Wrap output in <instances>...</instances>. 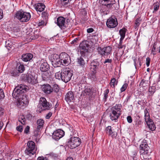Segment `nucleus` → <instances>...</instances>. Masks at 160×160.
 Masks as SVG:
<instances>
[{
	"instance_id": "f257e3e1",
	"label": "nucleus",
	"mask_w": 160,
	"mask_h": 160,
	"mask_svg": "<svg viewBox=\"0 0 160 160\" xmlns=\"http://www.w3.org/2000/svg\"><path fill=\"white\" fill-rule=\"evenodd\" d=\"M16 18L20 22H28L30 19L31 15L29 12H26L22 9L17 11L15 14Z\"/></svg>"
},
{
	"instance_id": "f03ea898",
	"label": "nucleus",
	"mask_w": 160,
	"mask_h": 160,
	"mask_svg": "<svg viewBox=\"0 0 160 160\" xmlns=\"http://www.w3.org/2000/svg\"><path fill=\"white\" fill-rule=\"evenodd\" d=\"M81 143V139L78 137H71L67 140V145L70 148L73 149L78 147Z\"/></svg>"
},
{
	"instance_id": "7ed1b4c3",
	"label": "nucleus",
	"mask_w": 160,
	"mask_h": 160,
	"mask_svg": "<svg viewBox=\"0 0 160 160\" xmlns=\"http://www.w3.org/2000/svg\"><path fill=\"white\" fill-rule=\"evenodd\" d=\"M27 147L25 151V153L29 156L33 155L36 153L37 148H35V142L32 141H30L28 142Z\"/></svg>"
},
{
	"instance_id": "20e7f679",
	"label": "nucleus",
	"mask_w": 160,
	"mask_h": 160,
	"mask_svg": "<svg viewBox=\"0 0 160 160\" xmlns=\"http://www.w3.org/2000/svg\"><path fill=\"white\" fill-rule=\"evenodd\" d=\"M62 80L67 83L69 81L73 75V72L69 68H65L62 70Z\"/></svg>"
},
{
	"instance_id": "39448f33",
	"label": "nucleus",
	"mask_w": 160,
	"mask_h": 160,
	"mask_svg": "<svg viewBox=\"0 0 160 160\" xmlns=\"http://www.w3.org/2000/svg\"><path fill=\"white\" fill-rule=\"evenodd\" d=\"M39 105V107L42 110H50L52 108V104L48 102L44 97L40 98Z\"/></svg>"
},
{
	"instance_id": "423d86ee",
	"label": "nucleus",
	"mask_w": 160,
	"mask_h": 160,
	"mask_svg": "<svg viewBox=\"0 0 160 160\" xmlns=\"http://www.w3.org/2000/svg\"><path fill=\"white\" fill-rule=\"evenodd\" d=\"M60 55H59L56 54H53L51 55V61L54 67H59L61 65V62L60 61Z\"/></svg>"
},
{
	"instance_id": "0eeeda50",
	"label": "nucleus",
	"mask_w": 160,
	"mask_h": 160,
	"mask_svg": "<svg viewBox=\"0 0 160 160\" xmlns=\"http://www.w3.org/2000/svg\"><path fill=\"white\" fill-rule=\"evenodd\" d=\"M60 61L61 65L68 66L71 62L70 57L66 53L62 52L60 54Z\"/></svg>"
},
{
	"instance_id": "6e6552de",
	"label": "nucleus",
	"mask_w": 160,
	"mask_h": 160,
	"mask_svg": "<svg viewBox=\"0 0 160 160\" xmlns=\"http://www.w3.org/2000/svg\"><path fill=\"white\" fill-rule=\"evenodd\" d=\"M89 45L87 41H82L79 45L80 53L82 56H85V53L88 52Z\"/></svg>"
},
{
	"instance_id": "1a4fd4ad",
	"label": "nucleus",
	"mask_w": 160,
	"mask_h": 160,
	"mask_svg": "<svg viewBox=\"0 0 160 160\" xmlns=\"http://www.w3.org/2000/svg\"><path fill=\"white\" fill-rule=\"evenodd\" d=\"M149 147L147 144L146 140H143L139 147V152L141 154L147 155L149 153Z\"/></svg>"
},
{
	"instance_id": "9d476101",
	"label": "nucleus",
	"mask_w": 160,
	"mask_h": 160,
	"mask_svg": "<svg viewBox=\"0 0 160 160\" xmlns=\"http://www.w3.org/2000/svg\"><path fill=\"white\" fill-rule=\"evenodd\" d=\"M106 25L109 28H114L118 25V22L116 18L111 17L108 18L106 22Z\"/></svg>"
},
{
	"instance_id": "9b49d317",
	"label": "nucleus",
	"mask_w": 160,
	"mask_h": 160,
	"mask_svg": "<svg viewBox=\"0 0 160 160\" xmlns=\"http://www.w3.org/2000/svg\"><path fill=\"white\" fill-rule=\"evenodd\" d=\"M97 50L99 53L102 56H108L111 53L112 48L109 46L104 47L102 48L98 47Z\"/></svg>"
},
{
	"instance_id": "f8f14e48",
	"label": "nucleus",
	"mask_w": 160,
	"mask_h": 160,
	"mask_svg": "<svg viewBox=\"0 0 160 160\" xmlns=\"http://www.w3.org/2000/svg\"><path fill=\"white\" fill-rule=\"evenodd\" d=\"M101 61L98 59L94 60L90 63L91 66L90 68L91 70L96 71L101 67Z\"/></svg>"
},
{
	"instance_id": "ddd939ff",
	"label": "nucleus",
	"mask_w": 160,
	"mask_h": 160,
	"mask_svg": "<svg viewBox=\"0 0 160 160\" xmlns=\"http://www.w3.org/2000/svg\"><path fill=\"white\" fill-rule=\"evenodd\" d=\"M27 88L24 85H21L20 86L16 87L14 89L12 93V96L14 98L19 97V95L24 92Z\"/></svg>"
},
{
	"instance_id": "4468645a",
	"label": "nucleus",
	"mask_w": 160,
	"mask_h": 160,
	"mask_svg": "<svg viewBox=\"0 0 160 160\" xmlns=\"http://www.w3.org/2000/svg\"><path fill=\"white\" fill-rule=\"evenodd\" d=\"M65 19L62 17H59L57 20V25L61 28L65 29L68 27V24L65 22Z\"/></svg>"
},
{
	"instance_id": "2eb2a0df",
	"label": "nucleus",
	"mask_w": 160,
	"mask_h": 160,
	"mask_svg": "<svg viewBox=\"0 0 160 160\" xmlns=\"http://www.w3.org/2000/svg\"><path fill=\"white\" fill-rule=\"evenodd\" d=\"M64 132L63 131L58 129L54 131L52 135V138L56 140H58L63 136Z\"/></svg>"
},
{
	"instance_id": "dca6fc26",
	"label": "nucleus",
	"mask_w": 160,
	"mask_h": 160,
	"mask_svg": "<svg viewBox=\"0 0 160 160\" xmlns=\"http://www.w3.org/2000/svg\"><path fill=\"white\" fill-rule=\"evenodd\" d=\"M26 81L32 85H34L38 82L35 76L30 73L27 76Z\"/></svg>"
},
{
	"instance_id": "f3484780",
	"label": "nucleus",
	"mask_w": 160,
	"mask_h": 160,
	"mask_svg": "<svg viewBox=\"0 0 160 160\" xmlns=\"http://www.w3.org/2000/svg\"><path fill=\"white\" fill-rule=\"evenodd\" d=\"M121 115V114L112 110H110L109 113V116L111 120L112 121H115L116 122Z\"/></svg>"
},
{
	"instance_id": "a211bd4d",
	"label": "nucleus",
	"mask_w": 160,
	"mask_h": 160,
	"mask_svg": "<svg viewBox=\"0 0 160 160\" xmlns=\"http://www.w3.org/2000/svg\"><path fill=\"white\" fill-rule=\"evenodd\" d=\"M39 67L40 70L42 72L48 71L50 69L49 65L46 62L41 61Z\"/></svg>"
},
{
	"instance_id": "6ab92c4d",
	"label": "nucleus",
	"mask_w": 160,
	"mask_h": 160,
	"mask_svg": "<svg viewBox=\"0 0 160 160\" xmlns=\"http://www.w3.org/2000/svg\"><path fill=\"white\" fill-rule=\"evenodd\" d=\"M42 89L44 93L47 94H50L53 91V89L51 86L48 84L42 85Z\"/></svg>"
},
{
	"instance_id": "aec40b11",
	"label": "nucleus",
	"mask_w": 160,
	"mask_h": 160,
	"mask_svg": "<svg viewBox=\"0 0 160 160\" xmlns=\"http://www.w3.org/2000/svg\"><path fill=\"white\" fill-rule=\"evenodd\" d=\"M53 74L50 71L43 72L42 74V79L44 81H47L49 80L52 77Z\"/></svg>"
},
{
	"instance_id": "412c9836",
	"label": "nucleus",
	"mask_w": 160,
	"mask_h": 160,
	"mask_svg": "<svg viewBox=\"0 0 160 160\" xmlns=\"http://www.w3.org/2000/svg\"><path fill=\"white\" fill-rule=\"evenodd\" d=\"M101 2L103 5L106 6L108 8H111L113 4L115 3L116 2L115 0H102Z\"/></svg>"
},
{
	"instance_id": "4be33fe9",
	"label": "nucleus",
	"mask_w": 160,
	"mask_h": 160,
	"mask_svg": "<svg viewBox=\"0 0 160 160\" xmlns=\"http://www.w3.org/2000/svg\"><path fill=\"white\" fill-rule=\"evenodd\" d=\"M160 7L159 2L157 1L155 2L152 6H151L150 9L152 10V13L154 14L157 13L159 10Z\"/></svg>"
},
{
	"instance_id": "5701e85b",
	"label": "nucleus",
	"mask_w": 160,
	"mask_h": 160,
	"mask_svg": "<svg viewBox=\"0 0 160 160\" xmlns=\"http://www.w3.org/2000/svg\"><path fill=\"white\" fill-rule=\"evenodd\" d=\"M35 9L38 12H41L43 11L45 7L44 4L42 3H38L34 5Z\"/></svg>"
},
{
	"instance_id": "b1692460",
	"label": "nucleus",
	"mask_w": 160,
	"mask_h": 160,
	"mask_svg": "<svg viewBox=\"0 0 160 160\" xmlns=\"http://www.w3.org/2000/svg\"><path fill=\"white\" fill-rule=\"evenodd\" d=\"M106 133L109 136H111L112 137H116L117 135V133L113 131L111 126H108L106 128Z\"/></svg>"
},
{
	"instance_id": "393cba45",
	"label": "nucleus",
	"mask_w": 160,
	"mask_h": 160,
	"mask_svg": "<svg viewBox=\"0 0 160 160\" xmlns=\"http://www.w3.org/2000/svg\"><path fill=\"white\" fill-rule=\"evenodd\" d=\"M74 98L73 93L72 91H69L66 94L65 100L67 102H71Z\"/></svg>"
},
{
	"instance_id": "a878e982",
	"label": "nucleus",
	"mask_w": 160,
	"mask_h": 160,
	"mask_svg": "<svg viewBox=\"0 0 160 160\" xmlns=\"http://www.w3.org/2000/svg\"><path fill=\"white\" fill-rule=\"evenodd\" d=\"M33 58V55L30 53H26L22 55V59L24 62H28L30 61Z\"/></svg>"
},
{
	"instance_id": "bb28decb",
	"label": "nucleus",
	"mask_w": 160,
	"mask_h": 160,
	"mask_svg": "<svg viewBox=\"0 0 160 160\" xmlns=\"http://www.w3.org/2000/svg\"><path fill=\"white\" fill-rule=\"evenodd\" d=\"M121 108L122 105L121 104H116L115 106H113L111 108V110L121 114Z\"/></svg>"
},
{
	"instance_id": "cd10ccee",
	"label": "nucleus",
	"mask_w": 160,
	"mask_h": 160,
	"mask_svg": "<svg viewBox=\"0 0 160 160\" xmlns=\"http://www.w3.org/2000/svg\"><path fill=\"white\" fill-rule=\"evenodd\" d=\"M146 123L148 128H149L150 130L152 131H153L155 130L156 128L154 124V122L152 120H150L146 122Z\"/></svg>"
},
{
	"instance_id": "c85d7f7f",
	"label": "nucleus",
	"mask_w": 160,
	"mask_h": 160,
	"mask_svg": "<svg viewBox=\"0 0 160 160\" xmlns=\"http://www.w3.org/2000/svg\"><path fill=\"white\" fill-rule=\"evenodd\" d=\"M44 122V121L41 119H39L37 120V129L38 131H39L42 128Z\"/></svg>"
},
{
	"instance_id": "c756f323",
	"label": "nucleus",
	"mask_w": 160,
	"mask_h": 160,
	"mask_svg": "<svg viewBox=\"0 0 160 160\" xmlns=\"http://www.w3.org/2000/svg\"><path fill=\"white\" fill-rule=\"evenodd\" d=\"M9 75L12 77H17L19 76V73L17 70V68H12L9 72Z\"/></svg>"
},
{
	"instance_id": "7c9ffc66",
	"label": "nucleus",
	"mask_w": 160,
	"mask_h": 160,
	"mask_svg": "<svg viewBox=\"0 0 160 160\" xmlns=\"http://www.w3.org/2000/svg\"><path fill=\"white\" fill-rule=\"evenodd\" d=\"M82 56L78 58L77 59V63L79 66L82 67L83 68L85 67V61L82 57Z\"/></svg>"
},
{
	"instance_id": "2f4dec72",
	"label": "nucleus",
	"mask_w": 160,
	"mask_h": 160,
	"mask_svg": "<svg viewBox=\"0 0 160 160\" xmlns=\"http://www.w3.org/2000/svg\"><path fill=\"white\" fill-rule=\"evenodd\" d=\"M92 93V92L90 88H87L82 91V93L83 96H88L91 95Z\"/></svg>"
},
{
	"instance_id": "473e14b6",
	"label": "nucleus",
	"mask_w": 160,
	"mask_h": 160,
	"mask_svg": "<svg viewBox=\"0 0 160 160\" xmlns=\"http://www.w3.org/2000/svg\"><path fill=\"white\" fill-rule=\"evenodd\" d=\"M17 70L19 72V73H21L23 72L25 70V68L24 65L21 63H18L17 64Z\"/></svg>"
},
{
	"instance_id": "72a5a7b5",
	"label": "nucleus",
	"mask_w": 160,
	"mask_h": 160,
	"mask_svg": "<svg viewBox=\"0 0 160 160\" xmlns=\"http://www.w3.org/2000/svg\"><path fill=\"white\" fill-rule=\"evenodd\" d=\"M144 119H145V121L146 122L150 120H152L150 118L149 113L148 111V110L147 108H146L144 110Z\"/></svg>"
},
{
	"instance_id": "f704fd0d",
	"label": "nucleus",
	"mask_w": 160,
	"mask_h": 160,
	"mask_svg": "<svg viewBox=\"0 0 160 160\" xmlns=\"http://www.w3.org/2000/svg\"><path fill=\"white\" fill-rule=\"evenodd\" d=\"M127 29L124 27L123 28L119 31V34L121 38H124L125 36Z\"/></svg>"
},
{
	"instance_id": "c9c22d12",
	"label": "nucleus",
	"mask_w": 160,
	"mask_h": 160,
	"mask_svg": "<svg viewBox=\"0 0 160 160\" xmlns=\"http://www.w3.org/2000/svg\"><path fill=\"white\" fill-rule=\"evenodd\" d=\"M52 88L53 89V91L57 93L59 91V88L58 86L56 84H52Z\"/></svg>"
},
{
	"instance_id": "e433bc0d",
	"label": "nucleus",
	"mask_w": 160,
	"mask_h": 160,
	"mask_svg": "<svg viewBox=\"0 0 160 160\" xmlns=\"http://www.w3.org/2000/svg\"><path fill=\"white\" fill-rule=\"evenodd\" d=\"M118 82L117 81H116V79L115 78H113L111 80L109 84L111 87L112 86V88H114L115 85H117Z\"/></svg>"
},
{
	"instance_id": "4c0bfd02",
	"label": "nucleus",
	"mask_w": 160,
	"mask_h": 160,
	"mask_svg": "<svg viewBox=\"0 0 160 160\" xmlns=\"http://www.w3.org/2000/svg\"><path fill=\"white\" fill-rule=\"evenodd\" d=\"M72 0H58V2L62 5L67 4Z\"/></svg>"
},
{
	"instance_id": "58836bf2",
	"label": "nucleus",
	"mask_w": 160,
	"mask_h": 160,
	"mask_svg": "<svg viewBox=\"0 0 160 160\" xmlns=\"http://www.w3.org/2000/svg\"><path fill=\"white\" fill-rule=\"evenodd\" d=\"M37 31L34 32L33 35H32L30 37V39L31 40H34L38 38L39 35L37 33Z\"/></svg>"
},
{
	"instance_id": "ea45409f",
	"label": "nucleus",
	"mask_w": 160,
	"mask_h": 160,
	"mask_svg": "<svg viewBox=\"0 0 160 160\" xmlns=\"http://www.w3.org/2000/svg\"><path fill=\"white\" fill-rule=\"evenodd\" d=\"M150 95H152L155 92V88L154 87H151L149 88Z\"/></svg>"
},
{
	"instance_id": "a19ab883",
	"label": "nucleus",
	"mask_w": 160,
	"mask_h": 160,
	"mask_svg": "<svg viewBox=\"0 0 160 160\" xmlns=\"http://www.w3.org/2000/svg\"><path fill=\"white\" fill-rule=\"evenodd\" d=\"M91 71L92 72L91 73L90 78L94 80L97 78L96 75V71H94L93 70Z\"/></svg>"
},
{
	"instance_id": "79ce46f5",
	"label": "nucleus",
	"mask_w": 160,
	"mask_h": 160,
	"mask_svg": "<svg viewBox=\"0 0 160 160\" xmlns=\"http://www.w3.org/2000/svg\"><path fill=\"white\" fill-rule=\"evenodd\" d=\"M62 72L60 73L59 72H58L55 74V76L56 79H61L62 80Z\"/></svg>"
},
{
	"instance_id": "37998d69",
	"label": "nucleus",
	"mask_w": 160,
	"mask_h": 160,
	"mask_svg": "<svg viewBox=\"0 0 160 160\" xmlns=\"http://www.w3.org/2000/svg\"><path fill=\"white\" fill-rule=\"evenodd\" d=\"M128 86V84L127 83H124L120 88L121 92H122L124 91L127 89Z\"/></svg>"
},
{
	"instance_id": "c03bdc74",
	"label": "nucleus",
	"mask_w": 160,
	"mask_h": 160,
	"mask_svg": "<svg viewBox=\"0 0 160 160\" xmlns=\"http://www.w3.org/2000/svg\"><path fill=\"white\" fill-rule=\"evenodd\" d=\"M109 92V90L108 89L105 90L104 93V99H105V100L106 101L107 99L108 96V94Z\"/></svg>"
},
{
	"instance_id": "a18cd8bd",
	"label": "nucleus",
	"mask_w": 160,
	"mask_h": 160,
	"mask_svg": "<svg viewBox=\"0 0 160 160\" xmlns=\"http://www.w3.org/2000/svg\"><path fill=\"white\" fill-rule=\"evenodd\" d=\"M140 23V20L139 18H137L135 22V27L137 28L139 26Z\"/></svg>"
},
{
	"instance_id": "49530a36",
	"label": "nucleus",
	"mask_w": 160,
	"mask_h": 160,
	"mask_svg": "<svg viewBox=\"0 0 160 160\" xmlns=\"http://www.w3.org/2000/svg\"><path fill=\"white\" fill-rule=\"evenodd\" d=\"M79 40L80 39L79 38H76L72 41L71 42V44H72L75 45L77 43Z\"/></svg>"
},
{
	"instance_id": "de8ad7c7",
	"label": "nucleus",
	"mask_w": 160,
	"mask_h": 160,
	"mask_svg": "<svg viewBox=\"0 0 160 160\" xmlns=\"http://www.w3.org/2000/svg\"><path fill=\"white\" fill-rule=\"evenodd\" d=\"M156 45L155 43H154L153 47L152 49V53L153 54V55H156V47H155V45Z\"/></svg>"
},
{
	"instance_id": "09e8293b",
	"label": "nucleus",
	"mask_w": 160,
	"mask_h": 160,
	"mask_svg": "<svg viewBox=\"0 0 160 160\" xmlns=\"http://www.w3.org/2000/svg\"><path fill=\"white\" fill-rule=\"evenodd\" d=\"M25 119L24 118H19L18 121L19 122H20L22 124L24 125L25 124Z\"/></svg>"
},
{
	"instance_id": "8fccbe9b",
	"label": "nucleus",
	"mask_w": 160,
	"mask_h": 160,
	"mask_svg": "<svg viewBox=\"0 0 160 160\" xmlns=\"http://www.w3.org/2000/svg\"><path fill=\"white\" fill-rule=\"evenodd\" d=\"M42 16L44 19H47L48 18V14L45 12H43L42 13Z\"/></svg>"
},
{
	"instance_id": "3c124183",
	"label": "nucleus",
	"mask_w": 160,
	"mask_h": 160,
	"mask_svg": "<svg viewBox=\"0 0 160 160\" xmlns=\"http://www.w3.org/2000/svg\"><path fill=\"white\" fill-rule=\"evenodd\" d=\"M4 96V94L3 91L2 89H1L0 90V100L3 98Z\"/></svg>"
},
{
	"instance_id": "603ef678",
	"label": "nucleus",
	"mask_w": 160,
	"mask_h": 160,
	"mask_svg": "<svg viewBox=\"0 0 160 160\" xmlns=\"http://www.w3.org/2000/svg\"><path fill=\"white\" fill-rule=\"evenodd\" d=\"M150 61H151L150 58L149 57H148L146 58V62L147 67H148L149 66Z\"/></svg>"
},
{
	"instance_id": "864d4df0",
	"label": "nucleus",
	"mask_w": 160,
	"mask_h": 160,
	"mask_svg": "<svg viewBox=\"0 0 160 160\" xmlns=\"http://www.w3.org/2000/svg\"><path fill=\"white\" fill-rule=\"evenodd\" d=\"M52 114V113L51 112H49L48 114H47L45 116V118L47 119H49L51 117Z\"/></svg>"
},
{
	"instance_id": "5fc2aeb1",
	"label": "nucleus",
	"mask_w": 160,
	"mask_h": 160,
	"mask_svg": "<svg viewBox=\"0 0 160 160\" xmlns=\"http://www.w3.org/2000/svg\"><path fill=\"white\" fill-rule=\"evenodd\" d=\"M37 160H48V158L46 157L43 156L39 157L37 159Z\"/></svg>"
},
{
	"instance_id": "6e6d98bb",
	"label": "nucleus",
	"mask_w": 160,
	"mask_h": 160,
	"mask_svg": "<svg viewBox=\"0 0 160 160\" xmlns=\"http://www.w3.org/2000/svg\"><path fill=\"white\" fill-rule=\"evenodd\" d=\"M127 119L128 122L129 123H131L132 122V119L131 117L130 116H128L127 118Z\"/></svg>"
},
{
	"instance_id": "4d7b16f0",
	"label": "nucleus",
	"mask_w": 160,
	"mask_h": 160,
	"mask_svg": "<svg viewBox=\"0 0 160 160\" xmlns=\"http://www.w3.org/2000/svg\"><path fill=\"white\" fill-rule=\"evenodd\" d=\"M30 127L27 126L24 130V132L27 134H28L29 131Z\"/></svg>"
},
{
	"instance_id": "13d9d810",
	"label": "nucleus",
	"mask_w": 160,
	"mask_h": 160,
	"mask_svg": "<svg viewBox=\"0 0 160 160\" xmlns=\"http://www.w3.org/2000/svg\"><path fill=\"white\" fill-rule=\"evenodd\" d=\"M17 130L18 131L22 132L23 130V127L21 126H19L17 127Z\"/></svg>"
},
{
	"instance_id": "bf43d9fd",
	"label": "nucleus",
	"mask_w": 160,
	"mask_h": 160,
	"mask_svg": "<svg viewBox=\"0 0 160 160\" xmlns=\"http://www.w3.org/2000/svg\"><path fill=\"white\" fill-rule=\"evenodd\" d=\"M45 22L43 21H42L38 23V26L39 27L42 26L44 25Z\"/></svg>"
},
{
	"instance_id": "052dcab7",
	"label": "nucleus",
	"mask_w": 160,
	"mask_h": 160,
	"mask_svg": "<svg viewBox=\"0 0 160 160\" xmlns=\"http://www.w3.org/2000/svg\"><path fill=\"white\" fill-rule=\"evenodd\" d=\"M112 62V60L111 59H107L105 60L104 62V63L105 64L106 63H111Z\"/></svg>"
},
{
	"instance_id": "680f3d73",
	"label": "nucleus",
	"mask_w": 160,
	"mask_h": 160,
	"mask_svg": "<svg viewBox=\"0 0 160 160\" xmlns=\"http://www.w3.org/2000/svg\"><path fill=\"white\" fill-rule=\"evenodd\" d=\"M4 112V109L1 107H0V116L3 115Z\"/></svg>"
},
{
	"instance_id": "e2e57ef3",
	"label": "nucleus",
	"mask_w": 160,
	"mask_h": 160,
	"mask_svg": "<svg viewBox=\"0 0 160 160\" xmlns=\"http://www.w3.org/2000/svg\"><path fill=\"white\" fill-rule=\"evenodd\" d=\"M93 31V29L92 28H89L87 29V32L88 33H91Z\"/></svg>"
},
{
	"instance_id": "0e129e2a",
	"label": "nucleus",
	"mask_w": 160,
	"mask_h": 160,
	"mask_svg": "<svg viewBox=\"0 0 160 160\" xmlns=\"http://www.w3.org/2000/svg\"><path fill=\"white\" fill-rule=\"evenodd\" d=\"M27 118H28V119H32V115L30 114H27L26 116Z\"/></svg>"
},
{
	"instance_id": "69168bd1",
	"label": "nucleus",
	"mask_w": 160,
	"mask_h": 160,
	"mask_svg": "<svg viewBox=\"0 0 160 160\" xmlns=\"http://www.w3.org/2000/svg\"><path fill=\"white\" fill-rule=\"evenodd\" d=\"M3 17V12L2 10L0 9V19H2Z\"/></svg>"
},
{
	"instance_id": "338daca9",
	"label": "nucleus",
	"mask_w": 160,
	"mask_h": 160,
	"mask_svg": "<svg viewBox=\"0 0 160 160\" xmlns=\"http://www.w3.org/2000/svg\"><path fill=\"white\" fill-rule=\"evenodd\" d=\"M146 81V80H145L144 79L142 80L141 81L140 83V85H142V86H143V84H144V83Z\"/></svg>"
},
{
	"instance_id": "774afa93",
	"label": "nucleus",
	"mask_w": 160,
	"mask_h": 160,
	"mask_svg": "<svg viewBox=\"0 0 160 160\" xmlns=\"http://www.w3.org/2000/svg\"><path fill=\"white\" fill-rule=\"evenodd\" d=\"M131 96L130 95L128 96L126 98L127 102L128 101H129L131 98Z\"/></svg>"
}]
</instances>
